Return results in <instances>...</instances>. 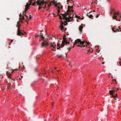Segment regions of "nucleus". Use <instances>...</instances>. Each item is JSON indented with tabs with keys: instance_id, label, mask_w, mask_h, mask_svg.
<instances>
[{
	"instance_id": "obj_1",
	"label": "nucleus",
	"mask_w": 121,
	"mask_h": 121,
	"mask_svg": "<svg viewBox=\"0 0 121 121\" xmlns=\"http://www.w3.org/2000/svg\"><path fill=\"white\" fill-rule=\"evenodd\" d=\"M40 36L41 37V38H42V39H43V40L44 41V42H42L41 43V48L47 46H48V43L46 42L44 40V37L43 36V34H42V33L41 32L40 33Z\"/></svg>"
},
{
	"instance_id": "obj_2",
	"label": "nucleus",
	"mask_w": 121,
	"mask_h": 121,
	"mask_svg": "<svg viewBox=\"0 0 121 121\" xmlns=\"http://www.w3.org/2000/svg\"><path fill=\"white\" fill-rule=\"evenodd\" d=\"M79 43L80 44H82V46L84 47L85 46V45H84V43H85V42L84 41H81V39H78L77 40H75V43H73V48H74V45L77 44H78V43Z\"/></svg>"
},
{
	"instance_id": "obj_3",
	"label": "nucleus",
	"mask_w": 121,
	"mask_h": 121,
	"mask_svg": "<svg viewBox=\"0 0 121 121\" xmlns=\"http://www.w3.org/2000/svg\"><path fill=\"white\" fill-rule=\"evenodd\" d=\"M37 4L39 6H41V5H43L44 4L46 5V4H47V2L44 0H37L36 1Z\"/></svg>"
},
{
	"instance_id": "obj_4",
	"label": "nucleus",
	"mask_w": 121,
	"mask_h": 121,
	"mask_svg": "<svg viewBox=\"0 0 121 121\" xmlns=\"http://www.w3.org/2000/svg\"><path fill=\"white\" fill-rule=\"evenodd\" d=\"M116 91L115 90H110L109 91L110 94L112 95V97L113 98H114L116 100V98L117 97V94L115 93V92Z\"/></svg>"
},
{
	"instance_id": "obj_5",
	"label": "nucleus",
	"mask_w": 121,
	"mask_h": 121,
	"mask_svg": "<svg viewBox=\"0 0 121 121\" xmlns=\"http://www.w3.org/2000/svg\"><path fill=\"white\" fill-rule=\"evenodd\" d=\"M32 1V0H30V1H29L30 2V4H29L28 3H26V4L25 6V12H26V11H27L30 9L29 7L30 5L31 4Z\"/></svg>"
},
{
	"instance_id": "obj_6",
	"label": "nucleus",
	"mask_w": 121,
	"mask_h": 121,
	"mask_svg": "<svg viewBox=\"0 0 121 121\" xmlns=\"http://www.w3.org/2000/svg\"><path fill=\"white\" fill-rule=\"evenodd\" d=\"M66 38L65 37L63 38V40L62 41V43L61 44L62 47H63L65 44H67V42L66 40Z\"/></svg>"
},
{
	"instance_id": "obj_7",
	"label": "nucleus",
	"mask_w": 121,
	"mask_h": 121,
	"mask_svg": "<svg viewBox=\"0 0 121 121\" xmlns=\"http://www.w3.org/2000/svg\"><path fill=\"white\" fill-rule=\"evenodd\" d=\"M70 14L69 13V12H67H67L65 13V14H61V15H62V16L63 17V19L64 20H65L66 18V20L67 19L68 17H67V15H69Z\"/></svg>"
},
{
	"instance_id": "obj_8",
	"label": "nucleus",
	"mask_w": 121,
	"mask_h": 121,
	"mask_svg": "<svg viewBox=\"0 0 121 121\" xmlns=\"http://www.w3.org/2000/svg\"><path fill=\"white\" fill-rule=\"evenodd\" d=\"M56 45L54 43H53V44H51L50 45V47L51 50L53 51H55V50L53 49L54 48L55 49H56Z\"/></svg>"
},
{
	"instance_id": "obj_9",
	"label": "nucleus",
	"mask_w": 121,
	"mask_h": 121,
	"mask_svg": "<svg viewBox=\"0 0 121 121\" xmlns=\"http://www.w3.org/2000/svg\"><path fill=\"white\" fill-rule=\"evenodd\" d=\"M22 30H19V27L18 28L17 32V35L19 36H21V35H23V34L21 32Z\"/></svg>"
},
{
	"instance_id": "obj_10",
	"label": "nucleus",
	"mask_w": 121,
	"mask_h": 121,
	"mask_svg": "<svg viewBox=\"0 0 121 121\" xmlns=\"http://www.w3.org/2000/svg\"><path fill=\"white\" fill-rule=\"evenodd\" d=\"M56 3V1H54L53 0H52L51 1V2H50V4H49V5H50L51 6V4H52V3L56 7L57 6V4H55V3Z\"/></svg>"
},
{
	"instance_id": "obj_11",
	"label": "nucleus",
	"mask_w": 121,
	"mask_h": 121,
	"mask_svg": "<svg viewBox=\"0 0 121 121\" xmlns=\"http://www.w3.org/2000/svg\"><path fill=\"white\" fill-rule=\"evenodd\" d=\"M73 6H68V9L67 10V12H70L71 11L73 12V10L72 9H71L70 10V9L71 8L72 9L73 8Z\"/></svg>"
},
{
	"instance_id": "obj_12",
	"label": "nucleus",
	"mask_w": 121,
	"mask_h": 121,
	"mask_svg": "<svg viewBox=\"0 0 121 121\" xmlns=\"http://www.w3.org/2000/svg\"><path fill=\"white\" fill-rule=\"evenodd\" d=\"M73 18V17H71L70 16V15L69 17H68L67 19L66 20V18L65 19V21H66L69 22L70 21L69 19H71V18Z\"/></svg>"
},
{
	"instance_id": "obj_13",
	"label": "nucleus",
	"mask_w": 121,
	"mask_h": 121,
	"mask_svg": "<svg viewBox=\"0 0 121 121\" xmlns=\"http://www.w3.org/2000/svg\"><path fill=\"white\" fill-rule=\"evenodd\" d=\"M91 12H90L87 15V16L90 18H92L93 17V16L92 15L90 14V13Z\"/></svg>"
},
{
	"instance_id": "obj_14",
	"label": "nucleus",
	"mask_w": 121,
	"mask_h": 121,
	"mask_svg": "<svg viewBox=\"0 0 121 121\" xmlns=\"http://www.w3.org/2000/svg\"><path fill=\"white\" fill-rule=\"evenodd\" d=\"M63 24L65 26L66 25L65 24H64L63 23V22H62L61 24V25L60 26V28H61V30H63Z\"/></svg>"
},
{
	"instance_id": "obj_15",
	"label": "nucleus",
	"mask_w": 121,
	"mask_h": 121,
	"mask_svg": "<svg viewBox=\"0 0 121 121\" xmlns=\"http://www.w3.org/2000/svg\"><path fill=\"white\" fill-rule=\"evenodd\" d=\"M116 15V13H114V16L113 17V18L114 19H116L117 21L118 20L116 18V17H117Z\"/></svg>"
},
{
	"instance_id": "obj_16",
	"label": "nucleus",
	"mask_w": 121,
	"mask_h": 121,
	"mask_svg": "<svg viewBox=\"0 0 121 121\" xmlns=\"http://www.w3.org/2000/svg\"><path fill=\"white\" fill-rule=\"evenodd\" d=\"M60 8L61 7L59 6H58V7L57 8V9H58V13L57 14V15H59V13L60 12Z\"/></svg>"
},
{
	"instance_id": "obj_17",
	"label": "nucleus",
	"mask_w": 121,
	"mask_h": 121,
	"mask_svg": "<svg viewBox=\"0 0 121 121\" xmlns=\"http://www.w3.org/2000/svg\"><path fill=\"white\" fill-rule=\"evenodd\" d=\"M19 21L18 22L17 24V25L16 26V27H17V29H18V28L19 27H19L21 26V25L19 24Z\"/></svg>"
},
{
	"instance_id": "obj_18",
	"label": "nucleus",
	"mask_w": 121,
	"mask_h": 121,
	"mask_svg": "<svg viewBox=\"0 0 121 121\" xmlns=\"http://www.w3.org/2000/svg\"><path fill=\"white\" fill-rule=\"evenodd\" d=\"M83 28L81 26H80L79 27V30L80 32L82 31Z\"/></svg>"
},
{
	"instance_id": "obj_19",
	"label": "nucleus",
	"mask_w": 121,
	"mask_h": 121,
	"mask_svg": "<svg viewBox=\"0 0 121 121\" xmlns=\"http://www.w3.org/2000/svg\"><path fill=\"white\" fill-rule=\"evenodd\" d=\"M118 29H117V31H118L120 32V31L121 32V28H120L119 26H118Z\"/></svg>"
},
{
	"instance_id": "obj_20",
	"label": "nucleus",
	"mask_w": 121,
	"mask_h": 121,
	"mask_svg": "<svg viewBox=\"0 0 121 121\" xmlns=\"http://www.w3.org/2000/svg\"><path fill=\"white\" fill-rule=\"evenodd\" d=\"M114 10L113 9H112L111 10V12L110 13V14H112L113 13V12L114 11Z\"/></svg>"
},
{
	"instance_id": "obj_21",
	"label": "nucleus",
	"mask_w": 121,
	"mask_h": 121,
	"mask_svg": "<svg viewBox=\"0 0 121 121\" xmlns=\"http://www.w3.org/2000/svg\"><path fill=\"white\" fill-rule=\"evenodd\" d=\"M36 3V2H34L32 4V5H33V6H35V4H36V3Z\"/></svg>"
},
{
	"instance_id": "obj_22",
	"label": "nucleus",
	"mask_w": 121,
	"mask_h": 121,
	"mask_svg": "<svg viewBox=\"0 0 121 121\" xmlns=\"http://www.w3.org/2000/svg\"><path fill=\"white\" fill-rule=\"evenodd\" d=\"M42 5H41V6H40L39 7V8L38 9V10H39L41 9L42 8Z\"/></svg>"
},
{
	"instance_id": "obj_23",
	"label": "nucleus",
	"mask_w": 121,
	"mask_h": 121,
	"mask_svg": "<svg viewBox=\"0 0 121 121\" xmlns=\"http://www.w3.org/2000/svg\"><path fill=\"white\" fill-rule=\"evenodd\" d=\"M84 41L85 42V43H84V44L85 43V45H86V44L89 45V44H90V43H89V42H85V41Z\"/></svg>"
},
{
	"instance_id": "obj_24",
	"label": "nucleus",
	"mask_w": 121,
	"mask_h": 121,
	"mask_svg": "<svg viewBox=\"0 0 121 121\" xmlns=\"http://www.w3.org/2000/svg\"><path fill=\"white\" fill-rule=\"evenodd\" d=\"M55 4H57V6L56 7H58V5H59V6H60L61 5V4L60 3H58L57 4L56 3H55Z\"/></svg>"
},
{
	"instance_id": "obj_25",
	"label": "nucleus",
	"mask_w": 121,
	"mask_h": 121,
	"mask_svg": "<svg viewBox=\"0 0 121 121\" xmlns=\"http://www.w3.org/2000/svg\"><path fill=\"white\" fill-rule=\"evenodd\" d=\"M75 17H76V18H78V19H80V17L79 16H78L77 15H76Z\"/></svg>"
},
{
	"instance_id": "obj_26",
	"label": "nucleus",
	"mask_w": 121,
	"mask_h": 121,
	"mask_svg": "<svg viewBox=\"0 0 121 121\" xmlns=\"http://www.w3.org/2000/svg\"><path fill=\"white\" fill-rule=\"evenodd\" d=\"M112 30L113 31V32H116L117 31H116V30H115L114 28H112Z\"/></svg>"
},
{
	"instance_id": "obj_27",
	"label": "nucleus",
	"mask_w": 121,
	"mask_h": 121,
	"mask_svg": "<svg viewBox=\"0 0 121 121\" xmlns=\"http://www.w3.org/2000/svg\"><path fill=\"white\" fill-rule=\"evenodd\" d=\"M57 46H59V48L58 47H57V49H59L60 48V45L59 44H57Z\"/></svg>"
},
{
	"instance_id": "obj_28",
	"label": "nucleus",
	"mask_w": 121,
	"mask_h": 121,
	"mask_svg": "<svg viewBox=\"0 0 121 121\" xmlns=\"http://www.w3.org/2000/svg\"><path fill=\"white\" fill-rule=\"evenodd\" d=\"M72 48V47H69V48H67V49L68 50V51H69L71 49V48Z\"/></svg>"
},
{
	"instance_id": "obj_29",
	"label": "nucleus",
	"mask_w": 121,
	"mask_h": 121,
	"mask_svg": "<svg viewBox=\"0 0 121 121\" xmlns=\"http://www.w3.org/2000/svg\"><path fill=\"white\" fill-rule=\"evenodd\" d=\"M26 11H26V12H25V10L24 11H23V14L24 15H25V13H26Z\"/></svg>"
},
{
	"instance_id": "obj_30",
	"label": "nucleus",
	"mask_w": 121,
	"mask_h": 121,
	"mask_svg": "<svg viewBox=\"0 0 121 121\" xmlns=\"http://www.w3.org/2000/svg\"><path fill=\"white\" fill-rule=\"evenodd\" d=\"M58 16H59V18L60 19H61L62 18V17L60 15H58Z\"/></svg>"
},
{
	"instance_id": "obj_31",
	"label": "nucleus",
	"mask_w": 121,
	"mask_h": 121,
	"mask_svg": "<svg viewBox=\"0 0 121 121\" xmlns=\"http://www.w3.org/2000/svg\"><path fill=\"white\" fill-rule=\"evenodd\" d=\"M42 8H46V5L45 4L44 7L43 6H42Z\"/></svg>"
},
{
	"instance_id": "obj_32",
	"label": "nucleus",
	"mask_w": 121,
	"mask_h": 121,
	"mask_svg": "<svg viewBox=\"0 0 121 121\" xmlns=\"http://www.w3.org/2000/svg\"><path fill=\"white\" fill-rule=\"evenodd\" d=\"M57 56L59 57H61L62 56L61 55H57Z\"/></svg>"
},
{
	"instance_id": "obj_33",
	"label": "nucleus",
	"mask_w": 121,
	"mask_h": 121,
	"mask_svg": "<svg viewBox=\"0 0 121 121\" xmlns=\"http://www.w3.org/2000/svg\"><path fill=\"white\" fill-rule=\"evenodd\" d=\"M20 21H21V22H22V23H23V21L22 20H21V18H19Z\"/></svg>"
},
{
	"instance_id": "obj_34",
	"label": "nucleus",
	"mask_w": 121,
	"mask_h": 121,
	"mask_svg": "<svg viewBox=\"0 0 121 121\" xmlns=\"http://www.w3.org/2000/svg\"><path fill=\"white\" fill-rule=\"evenodd\" d=\"M31 18H32V17H31V15H30L29 18V19H30Z\"/></svg>"
},
{
	"instance_id": "obj_35",
	"label": "nucleus",
	"mask_w": 121,
	"mask_h": 121,
	"mask_svg": "<svg viewBox=\"0 0 121 121\" xmlns=\"http://www.w3.org/2000/svg\"><path fill=\"white\" fill-rule=\"evenodd\" d=\"M26 13H25V16H26V18H28V16L27 15H26Z\"/></svg>"
},
{
	"instance_id": "obj_36",
	"label": "nucleus",
	"mask_w": 121,
	"mask_h": 121,
	"mask_svg": "<svg viewBox=\"0 0 121 121\" xmlns=\"http://www.w3.org/2000/svg\"><path fill=\"white\" fill-rule=\"evenodd\" d=\"M53 14L54 15V16H57V15H56V14H54V13H53Z\"/></svg>"
},
{
	"instance_id": "obj_37",
	"label": "nucleus",
	"mask_w": 121,
	"mask_h": 121,
	"mask_svg": "<svg viewBox=\"0 0 121 121\" xmlns=\"http://www.w3.org/2000/svg\"><path fill=\"white\" fill-rule=\"evenodd\" d=\"M22 19H25V18H24V16H23L22 17Z\"/></svg>"
},
{
	"instance_id": "obj_38",
	"label": "nucleus",
	"mask_w": 121,
	"mask_h": 121,
	"mask_svg": "<svg viewBox=\"0 0 121 121\" xmlns=\"http://www.w3.org/2000/svg\"><path fill=\"white\" fill-rule=\"evenodd\" d=\"M35 36L36 37H39V36H40V35H39L38 34V35H37V36Z\"/></svg>"
},
{
	"instance_id": "obj_39",
	"label": "nucleus",
	"mask_w": 121,
	"mask_h": 121,
	"mask_svg": "<svg viewBox=\"0 0 121 121\" xmlns=\"http://www.w3.org/2000/svg\"><path fill=\"white\" fill-rule=\"evenodd\" d=\"M78 47H82V46L81 45V46H80V45H78Z\"/></svg>"
},
{
	"instance_id": "obj_40",
	"label": "nucleus",
	"mask_w": 121,
	"mask_h": 121,
	"mask_svg": "<svg viewBox=\"0 0 121 121\" xmlns=\"http://www.w3.org/2000/svg\"><path fill=\"white\" fill-rule=\"evenodd\" d=\"M119 12L117 13V14L116 13V15H119Z\"/></svg>"
},
{
	"instance_id": "obj_41",
	"label": "nucleus",
	"mask_w": 121,
	"mask_h": 121,
	"mask_svg": "<svg viewBox=\"0 0 121 121\" xmlns=\"http://www.w3.org/2000/svg\"><path fill=\"white\" fill-rule=\"evenodd\" d=\"M120 19H119V21H120V20H121V16H120Z\"/></svg>"
},
{
	"instance_id": "obj_42",
	"label": "nucleus",
	"mask_w": 121,
	"mask_h": 121,
	"mask_svg": "<svg viewBox=\"0 0 121 121\" xmlns=\"http://www.w3.org/2000/svg\"><path fill=\"white\" fill-rule=\"evenodd\" d=\"M50 5H49V4H48V7L49 8L50 7Z\"/></svg>"
},
{
	"instance_id": "obj_43",
	"label": "nucleus",
	"mask_w": 121,
	"mask_h": 121,
	"mask_svg": "<svg viewBox=\"0 0 121 121\" xmlns=\"http://www.w3.org/2000/svg\"><path fill=\"white\" fill-rule=\"evenodd\" d=\"M99 15H96V17L97 18H98V17H99Z\"/></svg>"
},
{
	"instance_id": "obj_44",
	"label": "nucleus",
	"mask_w": 121,
	"mask_h": 121,
	"mask_svg": "<svg viewBox=\"0 0 121 121\" xmlns=\"http://www.w3.org/2000/svg\"><path fill=\"white\" fill-rule=\"evenodd\" d=\"M119 64H120V66H121V61H120V62H119Z\"/></svg>"
},
{
	"instance_id": "obj_45",
	"label": "nucleus",
	"mask_w": 121,
	"mask_h": 121,
	"mask_svg": "<svg viewBox=\"0 0 121 121\" xmlns=\"http://www.w3.org/2000/svg\"><path fill=\"white\" fill-rule=\"evenodd\" d=\"M22 16V15L21 14V13H20V17H21Z\"/></svg>"
},
{
	"instance_id": "obj_46",
	"label": "nucleus",
	"mask_w": 121,
	"mask_h": 121,
	"mask_svg": "<svg viewBox=\"0 0 121 121\" xmlns=\"http://www.w3.org/2000/svg\"><path fill=\"white\" fill-rule=\"evenodd\" d=\"M10 88V86H8V89H9V88Z\"/></svg>"
},
{
	"instance_id": "obj_47",
	"label": "nucleus",
	"mask_w": 121,
	"mask_h": 121,
	"mask_svg": "<svg viewBox=\"0 0 121 121\" xmlns=\"http://www.w3.org/2000/svg\"><path fill=\"white\" fill-rule=\"evenodd\" d=\"M107 1L108 2H109L110 1V0H107Z\"/></svg>"
},
{
	"instance_id": "obj_48",
	"label": "nucleus",
	"mask_w": 121,
	"mask_h": 121,
	"mask_svg": "<svg viewBox=\"0 0 121 121\" xmlns=\"http://www.w3.org/2000/svg\"><path fill=\"white\" fill-rule=\"evenodd\" d=\"M105 63V62H103L102 63V64H104Z\"/></svg>"
},
{
	"instance_id": "obj_49",
	"label": "nucleus",
	"mask_w": 121,
	"mask_h": 121,
	"mask_svg": "<svg viewBox=\"0 0 121 121\" xmlns=\"http://www.w3.org/2000/svg\"><path fill=\"white\" fill-rule=\"evenodd\" d=\"M54 104V102H53V103H52V105H53Z\"/></svg>"
},
{
	"instance_id": "obj_50",
	"label": "nucleus",
	"mask_w": 121,
	"mask_h": 121,
	"mask_svg": "<svg viewBox=\"0 0 121 121\" xmlns=\"http://www.w3.org/2000/svg\"><path fill=\"white\" fill-rule=\"evenodd\" d=\"M65 23H66V24L67 25V24H68V23L67 22H65Z\"/></svg>"
},
{
	"instance_id": "obj_51",
	"label": "nucleus",
	"mask_w": 121,
	"mask_h": 121,
	"mask_svg": "<svg viewBox=\"0 0 121 121\" xmlns=\"http://www.w3.org/2000/svg\"><path fill=\"white\" fill-rule=\"evenodd\" d=\"M49 10V9H46V10H47V11H48V10Z\"/></svg>"
},
{
	"instance_id": "obj_52",
	"label": "nucleus",
	"mask_w": 121,
	"mask_h": 121,
	"mask_svg": "<svg viewBox=\"0 0 121 121\" xmlns=\"http://www.w3.org/2000/svg\"><path fill=\"white\" fill-rule=\"evenodd\" d=\"M70 1V0H67V2H69Z\"/></svg>"
},
{
	"instance_id": "obj_53",
	"label": "nucleus",
	"mask_w": 121,
	"mask_h": 121,
	"mask_svg": "<svg viewBox=\"0 0 121 121\" xmlns=\"http://www.w3.org/2000/svg\"><path fill=\"white\" fill-rule=\"evenodd\" d=\"M114 80L115 81V82H116L117 81L116 80V79H114Z\"/></svg>"
},
{
	"instance_id": "obj_54",
	"label": "nucleus",
	"mask_w": 121,
	"mask_h": 121,
	"mask_svg": "<svg viewBox=\"0 0 121 121\" xmlns=\"http://www.w3.org/2000/svg\"><path fill=\"white\" fill-rule=\"evenodd\" d=\"M13 41V40L12 39V40H11V43H12V42Z\"/></svg>"
},
{
	"instance_id": "obj_55",
	"label": "nucleus",
	"mask_w": 121,
	"mask_h": 121,
	"mask_svg": "<svg viewBox=\"0 0 121 121\" xmlns=\"http://www.w3.org/2000/svg\"><path fill=\"white\" fill-rule=\"evenodd\" d=\"M67 44H69V42H67Z\"/></svg>"
},
{
	"instance_id": "obj_56",
	"label": "nucleus",
	"mask_w": 121,
	"mask_h": 121,
	"mask_svg": "<svg viewBox=\"0 0 121 121\" xmlns=\"http://www.w3.org/2000/svg\"><path fill=\"white\" fill-rule=\"evenodd\" d=\"M118 90V89H117V90L116 91H117Z\"/></svg>"
},
{
	"instance_id": "obj_57",
	"label": "nucleus",
	"mask_w": 121,
	"mask_h": 121,
	"mask_svg": "<svg viewBox=\"0 0 121 121\" xmlns=\"http://www.w3.org/2000/svg\"><path fill=\"white\" fill-rule=\"evenodd\" d=\"M115 70L116 71H117V69H115Z\"/></svg>"
},
{
	"instance_id": "obj_58",
	"label": "nucleus",
	"mask_w": 121,
	"mask_h": 121,
	"mask_svg": "<svg viewBox=\"0 0 121 121\" xmlns=\"http://www.w3.org/2000/svg\"><path fill=\"white\" fill-rule=\"evenodd\" d=\"M56 69V68H55V69Z\"/></svg>"
},
{
	"instance_id": "obj_59",
	"label": "nucleus",
	"mask_w": 121,
	"mask_h": 121,
	"mask_svg": "<svg viewBox=\"0 0 121 121\" xmlns=\"http://www.w3.org/2000/svg\"><path fill=\"white\" fill-rule=\"evenodd\" d=\"M25 34H26V32H25Z\"/></svg>"
},
{
	"instance_id": "obj_60",
	"label": "nucleus",
	"mask_w": 121,
	"mask_h": 121,
	"mask_svg": "<svg viewBox=\"0 0 121 121\" xmlns=\"http://www.w3.org/2000/svg\"><path fill=\"white\" fill-rule=\"evenodd\" d=\"M111 73H110L109 74H110V75H111Z\"/></svg>"
},
{
	"instance_id": "obj_61",
	"label": "nucleus",
	"mask_w": 121,
	"mask_h": 121,
	"mask_svg": "<svg viewBox=\"0 0 121 121\" xmlns=\"http://www.w3.org/2000/svg\"><path fill=\"white\" fill-rule=\"evenodd\" d=\"M65 54L66 55V54H67V53H65Z\"/></svg>"
},
{
	"instance_id": "obj_62",
	"label": "nucleus",
	"mask_w": 121,
	"mask_h": 121,
	"mask_svg": "<svg viewBox=\"0 0 121 121\" xmlns=\"http://www.w3.org/2000/svg\"><path fill=\"white\" fill-rule=\"evenodd\" d=\"M10 43H9V45H10Z\"/></svg>"
},
{
	"instance_id": "obj_63",
	"label": "nucleus",
	"mask_w": 121,
	"mask_h": 121,
	"mask_svg": "<svg viewBox=\"0 0 121 121\" xmlns=\"http://www.w3.org/2000/svg\"><path fill=\"white\" fill-rule=\"evenodd\" d=\"M61 6V7H62V6Z\"/></svg>"
},
{
	"instance_id": "obj_64",
	"label": "nucleus",
	"mask_w": 121,
	"mask_h": 121,
	"mask_svg": "<svg viewBox=\"0 0 121 121\" xmlns=\"http://www.w3.org/2000/svg\"><path fill=\"white\" fill-rule=\"evenodd\" d=\"M22 78H23V77H22Z\"/></svg>"
}]
</instances>
